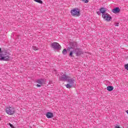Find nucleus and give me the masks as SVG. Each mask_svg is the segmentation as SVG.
<instances>
[{
	"label": "nucleus",
	"instance_id": "nucleus-18",
	"mask_svg": "<svg viewBox=\"0 0 128 128\" xmlns=\"http://www.w3.org/2000/svg\"><path fill=\"white\" fill-rule=\"evenodd\" d=\"M82 0V2H84L86 3V4H88V0Z\"/></svg>",
	"mask_w": 128,
	"mask_h": 128
},
{
	"label": "nucleus",
	"instance_id": "nucleus-21",
	"mask_svg": "<svg viewBox=\"0 0 128 128\" xmlns=\"http://www.w3.org/2000/svg\"><path fill=\"white\" fill-rule=\"evenodd\" d=\"M36 86H38V88H40V85L38 84L36 85Z\"/></svg>",
	"mask_w": 128,
	"mask_h": 128
},
{
	"label": "nucleus",
	"instance_id": "nucleus-5",
	"mask_svg": "<svg viewBox=\"0 0 128 128\" xmlns=\"http://www.w3.org/2000/svg\"><path fill=\"white\" fill-rule=\"evenodd\" d=\"M6 110V114H10V116H12V114H14L16 112L14 108V107H10V106L7 107Z\"/></svg>",
	"mask_w": 128,
	"mask_h": 128
},
{
	"label": "nucleus",
	"instance_id": "nucleus-12",
	"mask_svg": "<svg viewBox=\"0 0 128 128\" xmlns=\"http://www.w3.org/2000/svg\"><path fill=\"white\" fill-rule=\"evenodd\" d=\"M114 90V86H107V90L108 92H112V90Z\"/></svg>",
	"mask_w": 128,
	"mask_h": 128
},
{
	"label": "nucleus",
	"instance_id": "nucleus-3",
	"mask_svg": "<svg viewBox=\"0 0 128 128\" xmlns=\"http://www.w3.org/2000/svg\"><path fill=\"white\" fill-rule=\"evenodd\" d=\"M66 82H68V84L66 85V88H70L74 86V82H76V80L72 78H69L67 79Z\"/></svg>",
	"mask_w": 128,
	"mask_h": 128
},
{
	"label": "nucleus",
	"instance_id": "nucleus-20",
	"mask_svg": "<svg viewBox=\"0 0 128 128\" xmlns=\"http://www.w3.org/2000/svg\"><path fill=\"white\" fill-rule=\"evenodd\" d=\"M118 24H119L118 23H117L115 24V26H118Z\"/></svg>",
	"mask_w": 128,
	"mask_h": 128
},
{
	"label": "nucleus",
	"instance_id": "nucleus-4",
	"mask_svg": "<svg viewBox=\"0 0 128 128\" xmlns=\"http://www.w3.org/2000/svg\"><path fill=\"white\" fill-rule=\"evenodd\" d=\"M102 18L106 22H110L112 20V17L108 13H105L102 14Z\"/></svg>",
	"mask_w": 128,
	"mask_h": 128
},
{
	"label": "nucleus",
	"instance_id": "nucleus-9",
	"mask_svg": "<svg viewBox=\"0 0 128 128\" xmlns=\"http://www.w3.org/2000/svg\"><path fill=\"white\" fill-rule=\"evenodd\" d=\"M112 12L114 14H118L120 12V9L118 7H116L112 10Z\"/></svg>",
	"mask_w": 128,
	"mask_h": 128
},
{
	"label": "nucleus",
	"instance_id": "nucleus-22",
	"mask_svg": "<svg viewBox=\"0 0 128 128\" xmlns=\"http://www.w3.org/2000/svg\"><path fill=\"white\" fill-rule=\"evenodd\" d=\"M116 128H120L118 126H116Z\"/></svg>",
	"mask_w": 128,
	"mask_h": 128
},
{
	"label": "nucleus",
	"instance_id": "nucleus-11",
	"mask_svg": "<svg viewBox=\"0 0 128 128\" xmlns=\"http://www.w3.org/2000/svg\"><path fill=\"white\" fill-rule=\"evenodd\" d=\"M36 82L40 84H44V79H39L37 80Z\"/></svg>",
	"mask_w": 128,
	"mask_h": 128
},
{
	"label": "nucleus",
	"instance_id": "nucleus-8",
	"mask_svg": "<svg viewBox=\"0 0 128 128\" xmlns=\"http://www.w3.org/2000/svg\"><path fill=\"white\" fill-rule=\"evenodd\" d=\"M46 116L48 118H52L54 117V113L51 112H48L46 114Z\"/></svg>",
	"mask_w": 128,
	"mask_h": 128
},
{
	"label": "nucleus",
	"instance_id": "nucleus-14",
	"mask_svg": "<svg viewBox=\"0 0 128 128\" xmlns=\"http://www.w3.org/2000/svg\"><path fill=\"white\" fill-rule=\"evenodd\" d=\"M62 54L64 55L66 54H68V52L66 51V49H64L62 51Z\"/></svg>",
	"mask_w": 128,
	"mask_h": 128
},
{
	"label": "nucleus",
	"instance_id": "nucleus-16",
	"mask_svg": "<svg viewBox=\"0 0 128 128\" xmlns=\"http://www.w3.org/2000/svg\"><path fill=\"white\" fill-rule=\"evenodd\" d=\"M124 68L126 70H128V64H126L124 66Z\"/></svg>",
	"mask_w": 128,
	"mask_h": 128
},
{
	"label": "nucleus",
	"instance_id": "nucleus-13",
	"mask_svg": "<svg viewBox=\"0 0 128 128\" xmlns=\"http://www.w3.org/2000/svg\"><path fill=\"white\" fill-rule=\"evenodd\" d=\"M34 2H38V4H42V0H34Z\"/></svg>",
	"mask_w": 128,
	"mask_h": 128
},
{
	"label": "nucleus",
	"instance_id": "nucleus-2",
	"mask_svg": "<svg viewBox=\"0 0 128 128\" xmlns=\"http://www.w3.org/2000/svg\"><path fill=\"white\" fill-rule=\"evenodd\" d=\"M70 12L72 16H80V9L75 8L71 10Z\"/></svg>",
	"mask_w": 128,
	"mask_h": 128
},
{
	"label": "nucleus",
	"instance_id": "nucleus-23",
	"mask_svg": "<svg viewBox=\"0 0 128 128\" xmlns=\"http://www.w3.org/2000/svg\"><path fill=\"white\" fill-rule=\"evenodd\" d=\"M126 112L128 114V110H127L126 111Z\"/></svg>",
	"mask_w": 128,
	"mask_h": 128
},
{
	"label": "nucleus",
	"instance_id": "nucleus-10",
	"mask_svg": "<svg viewBox=\"0 0 128 128\" xmlns=\"http://www.w3.org/2000/svg\"><path fill=\"white\" fill-rule=\"evenodd\" d=\"M100 10L101 12V14H106L107 12H106V8L102 7L100 9Z\"/></svg>",
	"mask_w": 128,
	"mask_h": 128
},
{
	"label": "nucleus",
	"instance_id": "nucleus-15",
	"mask_svg": "<svg viewBox=\"0 0 128 128\" xmlns=\"http://www.w3.org/2000/svg\"><path fill=\"white\" fill-rule=\"evenodd\" d=\"M32 48H33V50H38V47H36V46H32Z\"/></svg>",
	"mask_w": 128,
	"mask_h": 128
},
{
	"label": "nucleus",
	"instance_id": "nucleus-19",
	"mask_svg": "<svg viewBox=\"0 0 128 128\" xmlns=\"http://www.w3.org/2000/svg\"><path fill=\"white\" fill-rule=\"evenodd\" d=\"M100 12H96V14H98V16H100Z\"/></svg>",
	"mask_w": 128,
	"mask_h": 128
},
{
	"label": "nucleus",
	"instance_id": "nucleus-6",
	"mask_svg": "<svg viewBox=\"0 0 128 128\" xmlns=\"http://www.w3.org/2000/svg\"><path fill=\"white\" fill-rule=\"evenodd\" d=\"M52 48L54 50H62V46L56 42H54L51 44Z\"/></svg>",
	"mask_w": 128,
	"mask_h": 128
},
{
	"label": "nucleus",
	"instance_id": "nucleus-24",
	"mask_svg": "<svg viewBox=\"0 0 128 128\" xmlns=\"http://www.w3.org/2000/svg\"><path fill=\"white\" fill-rule=\"evenodd\" d=\"M2 120V118L0 117V120Z\"/></svg>",
	"mask_w": 128,
	"mask_h": 128
},
{
	"label": "nucleus",
	"instance_id": "nucleus-7",
	"mask_svg": "<svg viewBox=\"0 0 128 128\" xmlns=\"http://www.w3.org/2000/svg\"><path fill=\"white\" fill-rule=\"evenodd\" d=\"M68 78H69L68 76L66 74H63L59 78V80H61V82H66Z\"/></svg>",
	"mask_w": 128,
	"mask_h": 128
},
{
	"label": "nucleus",
	"instance_id": "nucleus-17",
	"mask_svg": "<svg viewBox=\"0 0 128 128\" xmlns=\"http://www.w3.org/2000/svg\"><path fill=\"white\" fill-rule=\"evenodd\" d=\"M9 126H10V128H14V125H12V124H11L10 123H9Z\"/></svg>",
	"mask_w": 128,
	"mask_h": 128
},
{
	"label": "nucleus",
	"instance_id": "nucleus-1",
	"mask_svg": "<svg viewBox=\"0 0 128 128\" xmlns=\"http://www.w3.org/2000/svg\"><path fill=\"white\" fill-rule=\"evenodd\" d=\"M68 50H71L70 53V56H72V54H76V56H78L82 54V51L78 47L76 42H71L70 43V47L68 48Z\"/></svg>",
	"mask_w": 128,
	"mask_h": 128
}]
</instances>
